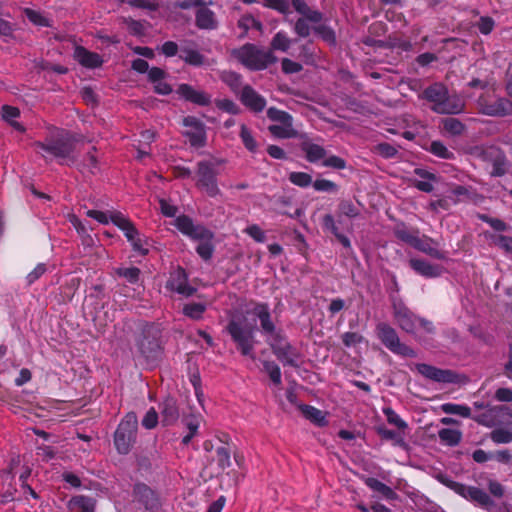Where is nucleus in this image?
I'll list each match as a JSON object with an SVG mask.
<instances>
[{"label":"nucleus","mask_w":512,"mask_h":512,"mask_svg":"<svg viewBox=\"0 0 512 512\" xmlns=\"http://www.w3.org/2000/svg\"><path fill=\"white\" fill-rule=\"evenodd\" d=\"M176 228L184 235L193 240L199 241L196 248L198 255L205 261L209 260L214 251L212 239L213 233L200 224H195L187 215H180L174 220Z\"/></svg>","instance_id":"1"},{"label":"nucleus","mask_w":512,"mask_h":512,"mask_svg":"<svg viewBox=\"0 0 512 512\" xmlns=\"http://www.w3.org/2000/svg\"><path fill=\"white\" fill-rule=\"evenodd\" d=\"M232 55L244 66L251 70H263L277 61L270 50L260 49L253 44H245L232 51Z\"/></svg>","instance_id":"2"},{"label":"nucleus","mask_w":512,"mask_h":512,"mask_svg":"<svg viewBox=\"0 0 512 512\" xmlns=\"http://www.w3.org/2000/svg\"><path fill=\"white\" fill-rule=\"evenodd\" d=\"M138 420L134 412L127 413L114 432V446L121 455H127L136 443Z\"/></svg>","instance_id":"3"},{"label":"nucleus","mask_w":512,"mask_h":512,"mask_svg":"<svg viewBox=\"0 0 512 512\" xmlns=\"http://www.w3.org/2000/svg\"><path fill=\"white\" fill-rule=\"evenodd\" d=\"M76 143L77 138L74 135L64 132L55 139H47L45 142H37L35 145L56 158L74 163L76 161L74 156Z\"/></svg>","instance_id":"4"},{"label":"nucleus","mask_w":512,"mask_h":512,"mask_svg":"<svg viewBox=\"0 0 512 512\" xmlns=\"http://www.w3.org/2000/svg\"><path fill=\"white\" fill-rule=\"evenodd\" d=\"M437 479L440 483L454 491L456 494L460 495L466 500L479 504L483 508L489 510L495 505L491 497L481 488L475 486H467L460 482L454 481L443 474H439Z\"/></svg>","instance_id":"5"},{"label":"nucleus","mask_w":512,"mask_h":512,"mask_svg":"<svg viewBox=\"0 0 512 512\" xmlns=\"http://www.w3.org/2000/svg\"><path fill=\"white\" fill-rule=\"evenodd\" d=\"M227 331L243 356L255 359V328L249 322H229Z\"/></svg>","instance_id":"6"},{"label":"nucleus","mask_w":512,"mask_h":512,"mask_svg":"<svg viewBox=\"0 0 512 512\" xmlns=\"http://www.w3.org/2000/svg\"><path fill=\"white\" fill-rule=\"evenodd\" d=\"M161 329L156 322H146L138 340V348L141 354L151 361L157 360L162 352Z\"/></svg>","instance_id":"7"},{"label":"nucleus","mask_w":512,"mask_h":512,"mask_svg":"<svg viewBox=\"0 0 512 512\" xmlns=\"http://www.w3.org/2000/svg\"><path fill=\"white\" fill-rule=\"evenodd\" d=\"M224 163V160L215 162L200 161L197 163V182L196 186L204 191L210 197H216L221 194L217 183V172L215 166Z\"/></svg>","instance_id":"8"},{"label":"nucleus","mask_w":512,"mask_h":512,"mask_svg":"<svg viewBox=\"0 0 512 512\" xmlns=\"http://www.w3.org/2000/svg\"><path fill=\"white\" fill-rule=\"evenodd\" d=\"M416 370L425 378L438 383H458L459 375L451 369H441L435 366L419 363Z\"/></svg>","instance_id":"9"},{"label":"nucleus","mask_w":512,"mask_h":512,"mask_svg":"<svg viewBox=\"0 0 512 512\" xmlns=\"http://www.w3.org/2000/svg\"><path fill=\"white\" fill-rule=\"evenodd\" d=\"M479 112L493 117H504L512 115V101L508 98H498L495 101H479Z\"/></svg>","instance_id":"10"},{"label":"nucleus","mask_w":512,"mask_h":512,"mask_svg":"<svg viewBox=\"0 0 512 512\" xmlns=\"http://www.w3.org/2000/svg\"><path fill=\"white\" fill-rule=\"evenodd\" d=\"M386 348H388L394 354L405 357L413 358L416 357V352L408 345L402 343L397 333L386 326Z\"/></svg>","instance_id":"11"},{"label":"nucleus","mask_w":512,"mask_h":512,"mask_svg":"<svg viewBox=\"0 0 512 512\" xmlns=\"http://www.w3.org/2000/svg\"><path fill=\"white\" fill-rule=\"evenodd\" d=\"M263 333L267 336L266 341L271 346V349L276 355L279 351L278 348H286L290 345L285 335L281 331H277L274 322H261Z\"/></svg>","instance_id":"12"},{"label":"nucleus","mask_w":512,"mask_h":512,"mask_svg":"<svg viewBox=\"0 0 512 512\" xmlns=\"http://www.w3.org/2000/svg\"><path fill=\"white\" fill-rule=\"evenodd\" d=\"M133 497L148 510H152L158 506L156 493L145 483H136L134 485Z\"/></svg>","instance_id":"13"},{"label":"nucleus","mask_w":512,"mask_h":512,"mask_svg":"<svg viewBox=\"0 0 512 512\" xmlns=\"http://www.w3.org/2000/svg\"><path fill=\"white\" fill-rule=\"evenodd\" d=\"M240 100L247 108L255 113L262 112L266 106V100L257 93L251 86L246 85L242 88Z\"/></svg>","instance_id":"14"},{"label":"nucleus","mask_w":512,"mask_h":512,"mask_svg":"<svg viewBox=\"0 0 512 512\" xmlns=\"http://www.w3.org/2000/svg\"><path fill=\"white\" fill-rule=\"evenodd\" d=\"M177 93L186 101L199 106H208L211 103V96L204 91L196 90L189 84H180Z\"/></svg>","instance_id":"15"},{"label":"nucleus","mask_w":512,"mask_h":512,"mask_svg":"<svg viewBox=\"0 0 512 512\" xmlns=\"http://www.w3.org/2000/svg\"><path fill=\"white\" fill-rule=\"evenodd\" d=\"M161 423L163 426H171L179 419V408L177 400L173 397H166L159 405Z\"/></svg>","instance_id":"16"},{"label":"nucleus","mask_w":512,"mask_h":512,"mask_svg":"<svg viewBox=\"0 0 512 512\" xmlns=\"http://www.w3.org/2000/svg\"><path fill=\"white\" fill-rule=\"evenodd\" d=\"M438 243L433 240L432 238H429L427 236L418 237L413 240L412 247L415 249L435 258V259H444L445 254L444 252L440 251L438 248Z\"/></svg>","instance_id":"17"},{"label":"nucleus","mask_w":512,"mask_h":512,"mask_svg":"<svg viewBox=\"0 0 512 512\" xmlns=\"http://www.w3.org/2000/svg\"><path fill=\"white\" fill-rule=\"evenodd\" d=\"M70 512H95L96 499L87 495H75L67 502Z\"/></svg>","instance_id":"18"},{"label":"nucleus","mask_w":512,"mask_h":512,"mask_svg":"<svg viewBox=\"0 0 512 512\" xmlns=\"http://www.w3.org/2000/svg\"><path fill=\"white\" fill-rule=\"evenodd\" d=\"M172 290L185 296H191L195 292V288L191 287L187 282V275L182 268H178L169 281Z\"/></svg>","instance_id":"19"},{"label":"nucleus","mask_w":512,"mask_h":512,"mask_svg":"<svg viewBox=\"0 0 512 512\" xmlns=\"http://www.w3.org/2000/svg\"><path fill=\"white\" fill-rule=\"evenodd\" d=\"M75 59L86 68H97L103 63L102 58L95 52H90L82 46H77L74 51Z\"/></svg>","instance_id":"20"},{"label":"nucleus","mask_w":512,"mask_h":512,"mask_svg":"<svg viewBox=\"0 0 512 512\" xmlns=\"http://www.w3.org/2000/svg\"><path fill=\"white\" fill-rule=\"evenodd\" d=\"M465 103L459 97L446 96L442 103L433 106V110L440 114H458L464 110Z\"/></svg>","instance_id":"21"},{"label":"nucleus","mask_w":512,"mask_h":512,"mask_svg":"<svg viewBox=\"0 0 512 512\" xmlns=\"http://www.w3.org/2000/svg\"><path fill=\"white\" fill-rule=\"evenodd\" d=\"M291 4L301 17L306 16L310 19L311 23L318 24L323 20V14L318 10L312 9L305 0H291Z\"/></svg>","instance_id":"22"},{"label":"nucleus","mask_w":512,"mask_h":512,"mask_svg":"<svg viewBox=\"0 0 512 512\" xmlns=\"http://www.w3.org/2000/svg\"><path fill=\"white\" fill-rule=\"evenodd\" d=\"M201 416L195 414H189L182 418L183 425L187 428L188 433L182 438L181 443L187 446L194 436L197 434L200 427Z\"/></svg>","instance_id":"23"},{"label":"nucleus","mask_w":512,"mask_h":512,"mask_svg":"<svg viewBox=\"0 0 512 512\" xmlns=\"http://www.w3.org/2000/svg\"><path fill=\"white\" fill-rule=\"evenodd\" d=\"M196 25L200 29H215L217 21L214 12L206 7H201L196 13Z\"/></svg>","instance_id":"24"},{"label":"nucleus","mask_w":512,"mask_h":512,"mask_svg":"<svg viewBox=\"0 0 512 512\" xmlns=\"http://www.w3.org/2000/svg\"><path fill=\"white\" fill-rule=\"evenodd\" d=\"M409 435V429L402 428H387L386 427V441H390L392 445L406 450L408 444L406 438Z\"/></svg>","instance_id":"25"},{"label":"nucleus","mask_w":512,"mask_h":512,"mask_svg":"<svg viewBox=\"0 0 512 512\" xmlns=\"http://www.w3.org/2000/svg\"><path fill=\"white\" fill-rule=\"evenodd\" d=\"M300 410L304 417L319 427H324L328 424L325 413L311 405L303 404Z\"/></svg>","instance_id":"26"},{"label":"nucleus","mask_w":512,"mask_h":512,"mask_svg":"<svg viewBox=\"0 0 512 512\" xmlns=\"http://www.w3.org/2000/svg\"><path fill=\"white\" fill-rule=\"evenodd\" d=\"M278 351L275 356L284 366L298 367L299 352L296 348L288 345L283 349L279 347Z\"/></svg>","instance_id":"27"},{"label":"nucleus","mask_w":512,"mask_h":512,"mask_svg":"<svg viewBox=\"0 0 512 512\" xmlns=\"http://www.w3.org/2000/svg\"><path fill=\"white\" fill-rule=\"evenodd\" d=\"M425 98L434 103V106H438V103H442L445 97L448 95L446 87L440 83H434L424 90Z\"/></svg>","instance_id":"28"},{"label":"nucleus","mask_w":512,"mask_h":512,"mask_svg":"<svg viewBox=\"0 0 512 512\" xmlns=\"http://www.w3.org/2000/svg\"><path fill=\"white\" fill-rule=\"evenodd\" d=\"M322 227L324 230L331 232L344 247H350L349 239L339 232L334 217L331 214H326L323 216Z\"/></svg>","instance_id":"29"},{"label":"nucleus","mask_w":512,"mask_h":512,"mask_svg":"<svg viewBox=\"0 0 512 512\" xmlns=\"http://www.w3.org/2000/svg\"><path fill=\"white\" fill-rule=\"evenodd\" d=\"M410 266L417 271L419 274L426 277H437L440 275V268L438 266L431 265L430 263L420 260L411 259L409 261Z\"/></svg>","instance_id":"30"},{"label":"nucleus","mask_w":512,"mask_h":512,"mask_svg":"<svg viewBox=\"0 0 512 512\" xmlns=\"http://www.w3.org/2000/svg\"><path fill=\"white\" fill-rule=\"evenodd\" d=\"M440 442L444 445L454 447L462 440V432L458 429L442 428L438 431Z\"/></svg>","instance_id":"31"},{"label":"nucleus","mask_w":512,"mask_h":512,"mask_svg":"<svg viewBox=\"0 0 512 512\" xmlns=\"http://www.w3.org/2000/svg\"><path fill=\"white\" fill-rule=\"evenodd\" d=\"M302 150L305 152L307 161L311 163L326 157V150L318 144L304 142L302 143Z\"/></svg>","instance_id":"32"},{"label":"nucleus","mask_w":512,"mask_h":512,"mask_svg":"<svg viewBox=\"0 0 512 512\" xmlns=\"http://www.w3.org/2000/svg\"><path fill=\"white\" fill-rule=\"evenodd\" d=\"M268 130L272 136L280 139L294 138L298 134L293 127V123L270 125Z\"/></svg>","instance_id":"33"},{"label":"nucleus","mask_w":512,"mask_h":512,"mask_svg":"<svg viewBox=\"0 0 512 512\" xmlns=\"http://www.w3.org/2000/svg\"><path fill=\"white\" fill-rule=\"evenodd\" d=\"M20 116V110L17 107L4 105L2 107V117L7 121L14 129L19 132H24V126L16 121V118Z\"/></svg>","instance_id":"34"},{"label":"nucleus","mask_w":512,"mask_h":512,"mask_svg":"<svg viewBox=\"0 0 512 512\" xmlns=\"http://www.w3.org/2000/svg\"><path fill=\"white\" fill-rule=\"evenodd\" d=\"M293 40L289 38L286 32L279 31L277 32L271 42V50L270 51H281V52H287L292 44Z\"/></svg>","instance_id":"35"},{"label":"nucleus","mask_w":512,"mask_h":512,"mask_svg":"<svg viewBox=\"0 0 512 512\" xmlns=\"http://www.w3.org/2000/svg\"><path fill=\"white\" fill-rule=\"evenodd\" d=\"M411 49V43L407 40L400 39L396 36H389L386 41V51L389 50L391 54L394 52L397 56L401 55V52H407Z\"/></svg>","instance_id":"36"},{"label":"nucleus","mask_w":512,"mask_h":512,"mask_svg":"<svg viewBox=\"0 0 512 512\" xmlns=\"http://www.w3.org/2000/svg\"><path fill=\"white\" fill-rule=\"evenodd\" d=\"M384 28L381 23L373 24L370 27V35L366 36L363 39V43L368 46H374L381 48L384 45V42L379 37L382 35Z\"/></svg>","instance_id":"37"},{"label":"nucleus","mask_w":512,"mask_h":512,"mask_svg":"<svg viewBox=\"0 0 512 512\" xmlns=\"http://www.w3.org/2000/svg\"><path fill=\"white\" fill-rule=\"evenodd\" d=\"M180 58L185 61V63L192 66H201L205 62V57L200 52L190 48H183L182 54Z\"/></svg>","instance_id":"38"},{"label":"nucleus","mask_w":512,"mask_h":512,"mask_svg":"<svg viewBox=\"0 0 512 512\" xmlns=\"http://www.w3.org/2000/svg\"><path fill=\"white\" fill-rule=\"evenodd\" d=\"M441 409L446 414L459 415L464 418L471 417V409L467 405L445 403L442 404Z\"/></svg>","instance_id":"39"},{"label":"nucleus","mask_w":512,"mask_h":512,"mask_svg":"<svg viewBox=\"0 0 512 512\" xmlns=\"http://www.w3.org/2000/svg\"><path fill=\"white\" fill-rule=\"evenodd\" d=\"M313 32L319 35L325 42H327L329 45L335 46L336 45V34L334 30L324 24L315 25L312 27Z\"/></svg>","instance_id":"40"},{"label":"nucleus","mask_w":512,"mask_h":512,"mask_svg":"<svg viewBox=\"0 0 512 512\" xmlns=\"http://www.w3.org/2000/svg\"><path fill=\"white\" fill-rule=\"evenodd\" d=\"M246 313L259 320H269L270 314L267 305L249 303L246 306Z\"/></svg>","instance_id":"41"},{"label":"nucleus","mask_w":512,"mask_h":512,"mask_svg":"<svg viewBox=\"0 0 512 512\" xmlns=\"http://www.w3.org/2000/svg\"><path fill=\"white\" fill-rule=\"evenodd\" d=\"M443 128L451 135H461L465 130V125L458 119L447 117L442 120Z\"/></svg>","instance_id":"42"},{"label":"nucleus","mask_w":512,"mask_h":512,"mask_svg":"<svg viewBox=\"0 0 512 512\" xmlns=\"http://www.w3.org/2000/svg\"><path fill=\"white\" fill-rule=\"evenodd\" d=\"M309 23H311L310 19L306 16L299 17L293 25L295 34L300 38H307L311 34V31H313Z\"/></svg>","instance_id":"43"},{"label":"nucleus","mask_w":512,"mask_h":512,"mask_svg":"<svg viewBox=\"0 0 512 512\" xmlns=\"http://www.w3.org/2000/svg\"><path fill=\"white\" fill-rule=\"evenodd\" d=\"M267 117L270 120H272L274 122H278L280 124L293 123V118L289 113H287L283 110H279L275 107H270L267 110Z\"/></svg>","instance_id":"44"},{"label":"nucleus","mask_w":512,"mask_h":512,"mask_svg":"<svg viewBox=\"0 0 512 512\" xmlns=\"http://www.w3.org/2000/svg\"><path fill=\"white\" fill-rule=\"evenodd\" d=\"M96 148L93 147L92 151L88 152L82 163V171L87 170L90 174H96L99 171L98 158L95 155Z\"/></svg>","instance_id":"45"},{"label":"nucleus","mask_w":512,"mask_h":512,"mask_svg":"<svg viewBox=\"0 0 512 512\" xmlns=\"http://www.w3.org/2000/svg\"><path fill=\"white\" fill-rule=\"evenodd\" d=\"M490 439L495 444H508L512 442V432L505 428H496L491 431Z\"/></svg>","instance_id":"46"},{"label":"nucleus","mask_w":512,"mask_h":512,"mask_svg":"<svg viewBox=\"0 0 512 512\" xmlns=\"http://www.w3.org/2000/svg\"><path fill=\"white\" fill-rule=\"evenodd\" d=\"M186 136L189 138L190 144L194 147H203L205 145L206 132L204 126L194 131L187 132Z\"/></svg>","instance_id":"47"},{"label":"nucleus","mask_w":512,"mask_h":512,"mask_svg":"<svg viewBox=\"0 0 512 512\" xmlns=\"http://www.w3.org/2000/svg\"><path fill=\"white\" fill-rule=\"evenodd\" d=\"M264 370L268 373L271 381L276 385L281 384V370L278 364L273 361H265L263 363Z\"/></svg>","instance_id":"48"},{"label":"nucleus","mask_w":512,"mask_h":512,"mask_svg":"<svg viewBox=\"0 0 512 512\" xmlns=\"http://www.w3.org/2000/svg\"><path fill=\"white\" fill-rule=\"evenodd\" d=\"M289 180L292 184L305 188L312 184V177L305 172H291Z\"/></svg>","instance_id":"49"},{"label":"nucleus","mask_w":512,"mask_h":512,"mask_svg":"<svg viewBox=\"0 0 512 512\" xmlns=\"http://www.w3.org/2000/svg\"><path fill=\"white\" fill-rule=\"evenodd\" d=\"M240 138L244 146L251 152H255L257 149V142L255 141L251 131L245 124L241 125Z\"/></svg>","instance_id":"50"},{"label":"nucleus","mask_w":512,"mask_h":512,"mask_svg":"<svg viewBox=\"0 0 512 512\" xmlns=\"http://www.w3.org/2000/svg\"><path fill=\"white\" fill-rule=\"evenodd\" d=\"M140 273H141V271L137 267L116 269V274L118 276L125 278L129 283H132V284L138 282Z\"/></svg>","instance_id":"51"},{"label":"nucleus","mask_w":512,"mask_h":512,"mask_svg":"<svg viewBox=\"0 0 512 512\" xmlns=\"http://www.w3.org/2000/svg\"><path fill=\"white\" fill-rule=\"evenodd\" d=\"M386 423L395 428L409 429L407 422L391 408H386Z\"/></svg>","instance_id":"52"},{"label":"nucleus","mask_w":512,"mask_h":512,"mask_svg":"<svg viewBox=\"0 0 512 512\" xmlns=\"http://www.w3.org/2000/svg\"><path fill=\"white\" fill-rule=\"evenodd\" d=\"M339 211L342 215H345L349 218L357 217L360 213V209L357 205H355L350 200H342L339 203Z\"/></svg>","instance_id":"53"},{"label":"nucleus","mask_w":512,"mask_h":512,"mask_svg":"<svg viewBox=\"0 0 512 512\" xmlns=\"http://www.w3.org/2000/svg\"><path fill=\"white\" fill-rule=\"evenodd\" d=\"M204 311L205 305L202 303H189L183 307L184 315L192 319L200 318Z\"/></svg>","instance_id":"54"},{"label":"nucleus","mask_w":512,"mask_h":512,"mask_svg":"<svg viewBox=\"0 0 512 512\" xmlns=\"http://www.w3.org/2000/svg\"><path fill=\"white\" fill-rule=\"evenodd\" d=\"M217 464L221 470L231 466L230 451L227 447L221 446L216 449Z\"/></svg>","instance_id":"55"},{"label":"nucleus","mask_w":512,"mask_h":512,"mask_svg":"<svg viewBox=\"0 0 512 512\" xmlns=\"http://www.w3.org/2000/svg\"><path fill=\"white\" fill-rule=\"evenodd\" d=\"M263 5L282 14H288L290 12L288 0H264Z\"/></svg>","instance_id":"56"},{"label":"nucleus","mask_w":512,"mask_h":512,"mask_svg":"<svg viewBox=\"0 0 512 512\" xmlns=\"http://www.w3.org/2000/svg\"><path fill=\"white\" fill-rule=\"evenodd\" d=\"M418 340L426 342L429 336L434 333L433 322H417Z\"/></svg>","instance_id":"57"},{"label":"nucleus","mask_w":512,"mask_h":512,"mask_svg":"<svg viewBox=\"0 0 512 512\" xmlns=\"http://www.w3.org/2000/svg\"><path fill=\"white\" fill-rule=\"evenodd\" d=\"M312 184L314 189L317 191L332 193L338 191V185L327 179H317L314 182L312 181Z\"/></svg>","instance_id":"58"},{"label":"nucleus","mask_w":512,"mask_h":512,"mask_svg":"<svg viewBox=\"0 0 512 512\" xmlns=\"http://www.w3.org/2000/svg\"><path fill=\"white\" fill-rule=\"evenodd\" d=\"M158 413L151 407L142 419V426L148 430L154 429L158 424Z\"/></svg>","instance_id":"59"},{"label":"nucleus","mask_w":512,"mask_h":512,"mask_svg":"<svg viewBox=\"0 0 512 512\" xmlns=\"http://www.w3.org/2000/svg\"><path fill=\"white\" fill-rule=\"evenodd\" d=\"M430 151L443 159H450L452 157V153L448 151L445 145L440 141H433L430 146Z\"/></svg>","instance_id":"60"},{"label":"nucleus","mask_w":512,"mask_h":512,"mask_svg":"<svg viewBox=\"0 0 512 512\" xmlns=\"http://www.w3.org/2000/svg\"><path fill=\"white\" fill-rule=\"evenodd\" d=\"M282 71L285 74L299 73L303 67L300 63L295 62L289 58H283L281 61Z\"/></svg>","instance_id":"61"},{"label":"nucleus","mask_w":512,"mask_h":512,"mask_svg":"<svg viewBox=\"0 0 512 512\" xmlns=\"http://www.w3.org/2000/svg\"><path fill=\"white\" fill-rule=\"evenodd\" d=\"M26 17L35 25L48 26V20L39 12L32 9H25Z\"/></svg>","instance_id":"62"},{"label":"nucleus","mask_w":512,"mask_h":512,"mask_svg":"<svg viewBox=\"0 0 512 512\" xmlns=\"http://www.w3.org/2000/svg\"><path fill=\"white\" fill-rule=\"evenodd\" d=\"M362 340L363 337L357 332H346L342 335V341L346 347L356 346Z\"/></svg>","instance_id":"63"},{"label":"nucleus","mask_w":512,"mask_h":512,"mask_svg":"<svg viewBox=\"0 0 512 512\" xmlns=\"http://www.w3.org/2000/svg\"><path fill=\"white\" fill-rule=\"evenodd\" d=\"M495 245L499 246L506 252L512 253V237L498 235L494 240Z\"/></svg>","instance_id":"64"}]
</instances>
